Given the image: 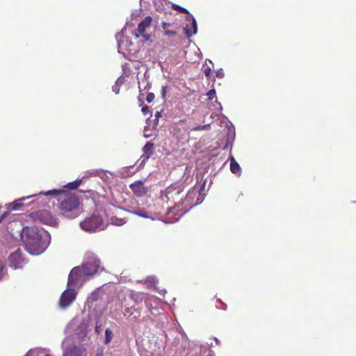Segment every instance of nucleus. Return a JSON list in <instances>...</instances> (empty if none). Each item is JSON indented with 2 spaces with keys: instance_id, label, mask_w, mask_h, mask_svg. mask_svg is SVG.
Masks as SVG:
<instances>
[{
  "instance_id": "obj_35",
  "label": "nucleus",
  "mask_w": 356,
  "mask_h": 356,
  "mask_svg": "<svg viewBox=\"0 0 356 356\" xmlns=\"http://www.w3.org/2000/svg\"><path fill=\"white\" fill-rule=\"evenodd\" d=\"M113 90L115 92V93H118V90H117V88H113Z\"/></svg>"
},
{
  "instance_id": "obj_37",
  "label": "nucleus",
  "mask_w": 356,
  "mask_h": 356,
  "mask_svg": "<svg viewBox=\"0 0 356 356\" xmlns=\"http://www.w3.org/2000/svg\"><path fill=\"white\" fill-rule=\"evenodd\" d=\"M170 46H175V45H176V44H175V43H170Z\"/></svg>"
},
{
  "instance_id": "obj_4",
  "label": "nucleus",
  "mask_w": 356,
  "mask_h": 356,
  "mask_svg": "<svg viewBox=\"0 0 356 356\" xmlns=\"http://www.w3.org/2000/svg\"><path fill=\"white\" fill-rule=\"evenodd\" d=\"M144 294L143 293H136L130 296V300L134 302V305L127 306L124 305V314H128L129 316H133V318L138 319L140 316L141 308L136 307L138 303L141 302L144 299Z\"/></svg>"
},
{
  "instance_id": "obj_5",
  "label": "nucleus",
  "mask_w": 356,
  "mask_h": 356,
  "mask_svg": "<svg viewBox=\"0 0 356 356\" xmlns=\"http://www.w3.org/2000/svg\"><path fill=\"white\" fill-rule=\"evenodd\" d=\"M81 227L88 232H96L103 229V219L99 216H92L80 223Z\"/></svg>"
},
{
  "instance_id": "obj_13",
  "label": "nucleus",
  "mask_w": 356,
  "mask_h": 356,
  "mask_svg": "<svg viewBox=\"0 0 356 356\" xmlns=\"http://www.w3.org/2000/svg\"><path fill=\"white\" fill-rule=\"evenodd\" d=\"M143 154L140 157L142 163L147 161L154 154V143L150 141L147 142L143 147Z\"/></svg>"
},
{
  "instance_id": "obj_29",
  "label": "nucleus",
  "mask_w": 356,
  "mask_h": 356,
  "mask_svg": "<svg viewBox=\"0 0 356 356\" xmlns=\"http://www.w3.org/2000/svg\"><path fill=\"white\" fill-rule=\"evenodd\" d=\"M167 86H163L161 90V95L163 98L165 97Z\"/></svg>"
},
{
  "instance_id": "obj_14",
  "label": "nucleus",
  "mask_w": 356,
  "mask_h": 356,
  "mask_svg": "<svg viewBox=\"0 0 356 356\" xmlns=\"http://www.w3.org/2000/svg\"><path fill=\"white\" fill-rule=\"evenodd\" d=\"M181 191L179 188L177 187L175 185H170L167 187L165 190V196L167 200L169 201L170 200H174L175 196L179 195L181 193Z\"/></svg>"
},
{
  "instance_id": "obj_20",
  "label": "nucleus",
  "mask_w": 356,
  "mask_h": 356,
  "mask_svg": "<svg viewBox=\"0 0 356 356\" xmlns=\"http://www.w3.org/2000/svg\"><path fill=\"white\" fill-rule=\"evenodd\" d=\"M81 182V179H77L74 181L68 183L66 186H65V187L70 190H75L80 186Z\"/></svg>"
},
{
  "instance_id": "obj_19",
  "label": "nucleus",
  "mask_w": 356,
  "mask_h": 356,
  "mask_svg": "<svg viewBox=\"0 0 356 356\" xmlns=\"http://www.w3.org/2000/svg\"><path fill=\"white\" fill-rule=\"evenodd\" d=\"M180 207V204H175V207H171L169 209V211H168V213H173L175 215H177V216H181L182 214H184L186 211V210H183L182 209H179Z\"/></svg>"
},
{
  "instance_id": "obj_28",
  "label": "nucleus",
  "mask_w": 356,
  "mask_h": 356,
  "mask_svg": "<svg viewBox=\"0 0 356 356\" xmlns=\"http://www.w3.org/2000/svg\"><path fill=\"white\" fill-rule=\"evenodd\" d=\"M141 110L144 115H147L149 112V107L147 106H143Z\"/></svg>"
},
{
  "instance_id": "obj_3",
  "label": "nucleus",
  "mask_w": 356,
  "mask_h": 356,
  "mask_svg": "<svg viewBox=\"0 0 356 356\" xmlns=\"http://www.w3.org/2000/svg\"><path fill=\"white\" fill-rule=\"evenodd\" d=\"M29 217L35 222H40L51 227H57L58 225V218L47 209H42L29 214Z\"/></svg>"
},
{
  "instance_id": "obj_9",
  "label": "nucleus",
  "mask_w": 356,
  "mask_h": 356,
  "mask_svg": "<svg viewBox=\"0 0 356 356\" xmlns=\"http://www.w3.org/2000/svg\"><path fill=\"white\" fill-rule=\"evenodd\" d=\"M85 278L86 277L83 275L82 267H74L69 274L67 284L75 286L79 280Z\"/></svg>"
},
{
  "instance_id": "obj_18",
  "label": "nucleus",
  "mask_w": 356,
  "mask_h": 356,
  "mask_svg": "<svg viewBox=\"0 0 356 356\" xmlns=\"http://www.w3.org/2000/svg\"><path fill=\"white\" fill-rule=\"evenodd\" d=\"M230 170L234 174H238L241 172L240 165L233 156H232L230 159Z\"/></svg>"
},
{
  "instance_id": "obj_11",
  "label": "nucleus",
  "mask_w": 356,
  "mask_h": 356,
  "mask_svg": "<svg viewBox=\"0 0 356 356\" xmlns=\"http://www.w3.org/2000/svg\"><path fill=\"white\" fill-rule=\"evenodd\" d=\"M129 187L138 197H143L148 192V188L145 186L144 183L140 180L130 184Z\"/></svg>"
},
{
  "instance_id": "obj_17",
  "label": "nucleus",
  "mask_w": 356,
  "mask_h": 356,
  "mask_svg": "<svg viewBox=\"0 0 356 356\" xmlns=\"http://www.w3.org/2000/svg\"><path fill=\"white\" fill-rule=\"evenodd\" d=\"M171 26V24L167 22H162L161 27L163 29V34L166 36L169 37H175L177 35V32L175 31L171 30L169 28Z\"/></svg>"
},
{
  "instance_id": "obj_32",
  "label": "nucleus",
  "mask_w": 356,
  "mask_h": 356,
  "mask_svg": "<svg viewBox=\"0 0 356 356\" xmlns=\"http://www.w3.org/2000/svg\"><path fill=\"white\" fill-rule=\"evenodd\" d=\"M143 97H144V94L143 93H140L139 95H138V100L140 102H143Z\"/></svg>"
},
{
  "instance_id": "obj_15",
  "label": "nucleus",
  "mask_w": 356,
  "mask_h": 356,
  "mask_svg": "<svg viewBox=\"0 0 356 356\" xmlns=\"http://www.w3.org/2000/svg\"><path fill=\"white\" fill-rule=\"evenodd\" d=\"M36 195H32L27 197H24L19 199L15 200L14 202L6 204L5 206L8 207V209H10L11 210H18L23 205V201L25 200H28L32 197H35Z\"/></svg>"
},
{
  "instance_id": "obj_26",
  "label": "nucleus",
  "mask_w": 356,
  "mask_h": 356,
  "mask_svg": "<svg viewBox=\"0 0 356 356\" xmlns=\"http://www.w3.org/2000/svg\"><path fill=\"white\" fill-rule=\"evenodd\" d=\"M154 99V94L152 92H149L146 96V101L148 103H151Z\"/></svg>"
},
{
  "instance_id": "obj_16",
  "label": "nucleus",
  "mask_w": 356,
  "mask_h": 356,
  "mask_svg": "<svg viewBox=\"0 0 356 356\" xmlns=\"http://www.w3.org/2000/svg\"><path fill=\"white\" fill-rule=\"evenodd\" d=\"M191 29L189 28L188 25L184 28V32L187 38L191 37L193 35L195 34L197 31V25L195 19L193 17L192 22L191 24Z\"/></svg>"
},
{
  "instance_id": "obj_30",
  "label": "nucleus",
  "mask_w": 356,
  "mask_h": 356,
  "mask_svg": "<svg viewBox=\"0 0 356 356\" xmlns=\"http://www.w3.org/2000/svg\"><path fill=\"white\" fill-rule=\"evenodd\" d=\"M146 282H148L150 284H153L155 283V280L153 277H149L146 280Z\"/></svg>"
},
{
  "instance_id": "obj_6",
  "label": "nucleus",
  "mask_w": 356,
  "mask_h": 356,
  "mask_svg": "<svg viewBox=\"0 0 356 356\" xmlns=\"http://www.w3.org/2000/svg\"><path fill=\"white\" fill-rule=\"evenodd\" d=\"M152 21V17L147 16L138 24V28L134 32V35L136 38H142V41H147L149 39L150 35L147 34L145 31L147 28L150 26Z\"/></svg>"
},
{
  "instance_id": "obj_25",
  "label": "nucleus",
  "mask_w": 356,
  "mask_h": 356,
  "mask_svg": "<svg viewBox=\"0 0 356 356\" xmlns=\"http://www.w3.org/2000/svg\"><path fill=\"white\" fill-rule=\"evenodd\" d=\"M203 71L205 74V76L208 78H209L212 74L211 69L208 65H203Z\"/></svg>"
},
{
  "instance_id": "obj_12",
  "label": "nucleus",
  "mask_w": 356,
  "mask_h": 356,
  "mask_svg": "<svg viewBox=\"0 0 356 356\" xmlns=\"http://www.w3.org/2000/svg\"><path fill=\"white\" fill-rule=\"evenodd\" d=\"M86 348L81 346H72L69 347L66 352L65 356H86Z\"/></svg>"
},
{
  "instance_id": "obj_1",
  "label": "nucleus",
  "mask_w": 356,
  "mask_h": 356,
  "mask_svg": "<svg viewBox=\"0 0 356 356\" xmlns=\"http://www.w3.org/2000/svg\"><path fill=\"white\" fill-rule=\"evenodd\" d=\"M41 194L57 197L59 212L65 218L74 219L78 217L82 211L79 197L75 193H72L65 190L54 189L45 193L40 192L39 193V195Z\"/></svg>"
},
{
  "instance_id": "obj_21",
  "label": "nucleus",
  "mask_w": 356,
  "mask_h": 356,
  "mask_svg": "<svg viewBox=\"0 0 356 356\" xmlns=\"http://www.w3.org/2000/svg\"><path fill=\"white\" fill-rule=\"evenodd\" d=\"M153 300H156V299L154 297H152V296L147 297V298H145V306L148 309L149 312H151V313H152V302Z\"/></svg>"
},
{
  "instance_id": "obj_23",
  "label": "nucleus",
  "mask_w": 356,
  "mask_h": 356,
  "mask_svg": "<svg viewBox=\"0 0 356 356\" xmlns=\"http://www.w3.org/2000/svg\"><path fill=\"white\" fill-rule=\"evenodd\" d=\"M172 8L175 10H177V11H179V13H184V14H188V11L187 10V9H186L184 7H181L179 5H177V4H173L172 6Z\"/></svg>"
},
{
  "instance_id": "obj_2",
  "label": "nucleus",
  "mask_w": 356,
  "mask_h": 356,
  "mask_svg": "<svg viewBox=\"0 0 356 356\" xmlns=\"http://www.w3.org/2000/svg\"><path fill=\"white\" fill-rule=\"evenodd\" d=\"M22 239L25 248L31 254L38 255L48 247L50 237L47 233H40L34 227H25L22 234Z\"/></svg>"
},
{
  "instance_id": "obj_31",
  "label": "nucleus",
  "mask_w": 356,
  "mask_h": 356,
  "mask_svg": "<svg viewBox=\"0 0 356 356\" xmlns=\"http://www.w3.org/2000/svg\"><path fill=\"white\" fill-rule=\"evenodd\" d=\"M3 269H4V266H2L1 264H0V280L3 277Z\"/></svg>"
},
{
  "instance_id": "obj_10",
  "label": "nucleus",
  "mask_w": 356,
  "mask_h": 356,
  "mask_svg": "<svg viewBox=\"0 0 356 356\" xmlns=\"http://www.w3.org/2000/svg\"><path fill=\"white\" fill-rule=\"evenodd\" d=\"M10 266L14 269L20 268L22 267L24 259L22 258V252L19 250L10 254L9 256Z\"/></svg>"
},
{
  "instance_id": "obj_27",
  "label": "nucleus",
  "mask_w": 356,
  "mask_h": 356,
  "mask_svg": "<svg viewBox=\"0 0 356 356\" xmlns=\"http://www.w3.org/2000/svg\"><path fill=\"white\" fill-rule=\"evenodd\" d=\"M207 95L208 96L209 99L212 100L215 97V96H216V91H215V90H213H213H210L207 92Z\"/></svg>"
},
{
  "instance_id": "obj_7",
  "label": "nucleus",
  "mask_w": 356,
  "mask_h": 356,
  "mask_svg": "<svg viewBox=\"0 0 356 356\" xmlns=\"http://www.w3.org/2000/svg\"><path fill=\"white\" fill-rule=\"evenodd\" d=\"M100 260L97 257H92L91 261L84 263L81 266L83 271V275L87 277L97 273L100 266Z\"/></svg>"
},
{
  "instance_id": "obj_8",
  "label": "nucleus",
  "mask_w": 356,
  "mask_h": 356,
  "mask_svg": "<svg viewBox=\"0 0 356 356\" xmlns=\"http://www.w3.org/2000/svg\"><path fill=\"white\" fill-rule=\"evenodd\" d=\"M76 292L74 289H67L63 292L60 298V306L65 309L69 307L76 299Z\"/></svg>"
},
{
  "instance_id": "obj_36",
  "label": "nucleus",
  "mask_w": 356,
  "mask_h": 356,
  "mask_svg": "<svg viewBox=\"0 0 356 356\" xmlns=\"http://www.w3.org/2000/svg\"><path fill=\"white\" fill-rule=\"evenodd\" d=\"M96 356H103V353H99V354H97V355H96Z\"/></svg>"
},
{
  "instance_id": "obj_22",
  "label": "nucleus",
  "mask_w": 356,
  "mask_h": 356,
  "mask_svg": "<svg viewBox=\"0 0 356 356\" xmlns=\"http://www.w3.org/2000/svg\"><path fill=\"white\" fill-rule=\"evenodd\" d=\"M112 338H113V332L110 329L107 328L105 331L104 343L105 344L109 343L111 342Z\"/></svg>"
},
{
  "instance_id": "obj_24",
  "label": "nucleus",
  "mask_w": 356,
  "mask_h": 356,
  "mask_svg": "<svg viewBox=\"0 0 356 356\" xmlns=\"http://www.w3.org/2000/svg\"><path fill=\"white\" fill-rule=\"evenodd\" d=\"M210 128V124H204V125H199L197 127H194L191 129V131H202V130H208Z\"/></svg>"
},
{
  "instance_id": "obj_34",
  "label": "nucleus",
  "mask_w": 356,
  "mask_h": 356,
  "mask_svg": "<svg viewBox=\"0 0 356 356\" xmlns=\"http://www.w3.org/2000/svg\"><path fill=\"white\" fill-rule=\"evenodd\" d=\"M155 116H156V118H159V117H160V116H161V113H160V112H158V111H157V112L156 113V114H155Z\"/></svg>"
},
{
  "instance_id": "obj_33",
  "label": "nucleus",
  "mask_w": 356,
  "mask_h": 356,
  "mask_svg": "<svg viewBox=\"0 0 356 356\" xmlns=\"http://www.w3.org/2000/svg\"><path fill=\"white\" fill-rule=\"evenodd\" d=\"M216 76L218 78H222L223 76V73L222 72H217Z\"/></svg>"
}]
</instances>
